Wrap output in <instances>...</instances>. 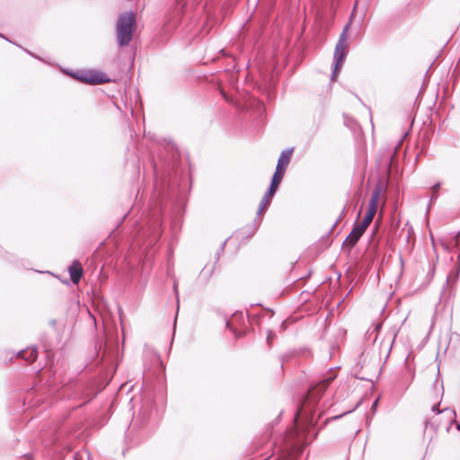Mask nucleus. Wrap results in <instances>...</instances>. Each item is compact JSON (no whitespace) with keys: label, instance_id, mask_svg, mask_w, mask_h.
<instances>
[{"label":"nucleus","instance_id":"9","mask_svg":"<svg viewBox=\"0 0 460 460\" xmlns=\"http://www.w3.org/2000/svg\"><path fill=\"white\" fill-rule=\"evenodd\" d=\"M381 191H382L381 187L379 185L376 186V188L374 189V190L372 192L371 199L369 200V206H368V208L367 211V213L376 215V210H377V206H378V200H379V198L381 195Z\"/></svg>","mask_w":460,"mask_h":460},{"label":"nucleus","instance_id":"23","mask_svg":"<svg viewBox=\"0 0 460 460\" xmlns=\"http://www.w3.org/2000/svg\"><path fill=\"white\" fill-rule=\"evenodd\" d=\"M458 268L460 270V253L457 256Z\"/></svg>","mask_w":460,"mask_h":460},{"label":"nucleus","instance_id":"3","mask_svg":"<svg viewBox=\"0 0 460 460\" xmlns=\"http://www.w3.org/2000/svg\"><path fill=\"white\" fill-rule=\"evenodd\" d=\"M349 27V23H348L341 33L340 34L338 42L335 47L333 61H334V68L332 72V79L334 80L337 72L340 70L342 66L346 56L348 54V30Z\"/></svg>","mask_w":460,"mask_h":460},{"label":"nucleus","instance_id":"24","mask_svg":"<svg viewBox=\"0 0 460 460\" xmlns=\"http://www.w3.org/2000/svg\"><path fill=\"white\" fill-rule=\"evenodd\" d=\"M26 52H27L29 55H31V56H32V57H34V58H37V57H36L34 54H32L31 51L26 50Z\"/></svg>","mask_w":460,"mask_h":460},{"label":"nucleus","instance_id":"19","mask_svg":"<svg viewBox=\"0 0 460 460\" xmlns=\"http://www.w3.org/2000/svg\"><path fill=\"white\" fill-rule=\"evenodd\" d=\"M377 404H378V400H375L372 403V410L375 411L376 410V407H377Z\"/></svg>","mask_w":460,"mask_h":460},{"label":"nucleus","instance_id":"7","mask_svg":"<svg viewBox=\"0 0 460 460\" xmlns=\"http://www.w3.org/2000/svg\"><path fill=\"white\" fill-rule=\"evenodd\" d=\"M294 148H287L280 153L274 174L284 176L285 169L290 162Z\"/></svg>","mask_w":460,"mask_h":460},{"label":"nucleus","instance_id":"18","mask_svg":"<svg viewBox=\"0 0 460 460\" xmlns=\"http://www.w3.org/2000/svg\"><path fill=\"white\" fill-rule=\"evenodd\" d=\"M381 327H382V323H376V324L375 325V327H374L373 332H379V330L381 329Z\"/></svg>","mask_w":460,"mask_h":460},{"label":"nucleus","instance_id":"22","mask_svg":"<svg viewBox=\"0 0 460 460\" xmlns=\"http://www.w3.org/2000/svg\"><path fill=\"white\" fill-rule=\"evenodd\" d=\"M286 325H287V322L283 321L281 323V329L284 330L286 328Z\"/></svg>","mask_w":460,"mask_h":460},{"label":"nucleus","instance_id":"14","mask_svg":"<svg viewBox=\"0 0 460 460\" xmlns=\"http://www.w3.org/2000/svg\"><path fill=\"white\" fill-rule=\"evenodd\" d=\"M275 338V333L273 331H268L267 332V343L269 346H270L271 344V341H273V339Z\"/></svg>","mask_w":460,"mask_h":460},{"label":"nucleus","instance_id":"26","mask_svg":"<svg viewBox=\"0 0 460 460\" xmlns=\"http://www.w3.org/2000/svg\"><path fill=\"white\" fill-rule=\"evenodd\" d=\"M0 37H2V38H4V40H6L10 41L7 38H5V37H4V35H2L1 33H0Z\"/></svg>","mask_w":460,"mask_h":460},{"label":"nucleus","instance_id":"12","mask_svg":"<svg viewBox=\"0 0 460 460\" xmlns=\"http://www.w3.org/2000/svg\"><path fill=\"white\" fill-rule=\"evenodd\" d=\"M374 217H375V215L367 212L362 220L363 226L368 227V226L371 224Z\"/></svg>","mask_w":460,"mask_h":460},{"label":"nucleus","instance_id":"27","mask_svg":"<svg viewBox=\"0 0 460 460\" xmlns=\"http://www.w3.org/2000/svg\"><path fill=\"white\" fill-rule=\"evenodd\" d=\"M337 224H338V220L334 223L332 228L335 227L337 226Z\"/></svg>","mask_w":460,"mask_h":460},{"label":"nucleus","instance_id":"20","mask_svg":"<svg viewBox=\"0 0 460 460\" xmlns=\"http://www.w3.org/2000/svg\"><path fill=\"white\" fill-rule=\"evenodd\" d=\"M435 383H436V387H437V386L438 385V380H436V382H435ZM439 386H440L441 394H443V392H444V386H443V384H442V383H440V384H439Z\"/></svg>","mask_w":460,"mask_h":460},{"label":"nucleus","instance_id":"29","mask_svg":"<svg viewBox=\"0 0 460 460\" xmlns=\"http://www.w3.org/2000/svg\"><path fill=\"white\" fill-rule=\"evenodd\" d=\"M456 428H457V429L460 431V423H459V424H457V427H456Z\"/></svg>","mask_w":460,"mask_h":460},{"label":"nucleus","instance_id":"17","mask_svg":"<svg viewBox=\"0 0 460 460\" xmlns=\"http://www.w3.org/2000/svg\"><path fill=\"white\" fill-rule=\"evenodd\" d=\"M226 326H227V327H228V328L233 332V333H234L236 337L240 335L239 333H237V332H236L235 330L232 329V327H231V325H230V323H229V322H227V323H226Z\"/></svg>","mask_w":460,"mask_h":460},{"label":"nucleus","instance_id":"8","mask_svg":"<svg viewBox=\"0 0 460 460\" xmlns=\"http://www.w3.org/2000/svg\"><path fill=\"white\" fill-rule=\"evenodd\" d=\"M68 273H69L71 281L74 284H77L83 276V269H82L81 263L77 261H75L68 267Z\"/></svg>","mask_w":460,"mask_h":460},{"label":"nucleus","instance_id":"13","mask_svg":"<svg viewBox=\"0 0 460 460\" xmlns=\"http://www.w3.org/2000/svg\"><path fill=\"white\" fill-rule=\"evenodd\" d=\"M460 270L457 269L456 272H451L448 276H447V283L448 284L450 281H456V279L458 278V273H459Z\"/></svg>","mask_w":460,"mask_h":460},{"label":"nucleus","instance_id":"25","mask_svg":"<svg viewBox=\"0 0 460 460\" xmlns=\"http://www.w3.org/2000/svg\"><path fill=\"white\" fill-rule=\"evenodd\" d=\"M173 289H174L175 293L177 294V284L176 283H174V285H173Z\"/></svg>","mask_w":460,"mask_h":460},{"label":"nucleus","instance_id":"28","mask_svg":"<svg viewBox=\"0 0 460 460\" xmlns=\"http://www.w3.org/2000/svg\"><path fill=\"white\" fill-rule=\"evenodd\" d=\"M226 241H225L222 244V249H224V246L226 245Z\"/></svg>","mask_w":460,"mask_h":460},{"label":"nucleus","instance_id":"5","mask_svg":"<svg viewBox=\"0 0 460 460\" xmlns=\"http://www.w3.org/2000/svg\"><path fill=\"white\" fill-rule=\"evenodd\" d=\"M367 228V226H364L362 222L360 224L355 222L352 231L346 237L342 243V248L347 249L349 252L357 244Z\"/></svg>","mask_w":460,"mask_h":460},{"label":"nucleus","instance_id":"21","mask_svg":"<svg viewBox=\"0 0 460 460\" xmlns=\"http://www.w3.org/2000/svg\"><path fill=\"white\" fill-rule=\"evenodd\" d=\"M438 198V194L433 192V195L430 197V203L433 201V200H436Z\"/></svg>","mask_w":460,"mask_h":460},{"label":"nucleus","instance_id":"1","mask_svg":"<svg viewBox=\"0 0 460 460\" xmlns=\"http://www.w3.org/2000/svg\"><path fill=\"white\" fill-rule=\"evenodd\" d=\"M336 378L334 372H330L323 377V379L314 385H312L307 393V397L294 415V422L296 424L300 417L305 418L308 425H312L314 421V413L312 412V405L316 402L318 398L324 393L328 385Z\"/></svg>","mask_w":460,"mask_h":460},{"label":"nucleus","instance_id":"4","mask_svg":"<svg viewBox=\"0 0 460 460\" xmlns=\"http://www.w3.org/2000/svg\"><path fill=\"white\" fill-rule=\"evenodd\" d=\"M73 77L78 79L81 82L87 83L90 84H103L110 81L104 73L98 71H85L72 74Z\"/></svg>","mask_w":460,"mask_h":460},{"label":"nucleus","instance_id":"15","mask_svg":"<svg viewBox=\"0 0 460 460\" xmlns=\"http://www.w3.org/2000/svg\"><path fill=\"white\" fill-rule=\"evenodd\" d=\"M438 406H439V403L433 405L432 408H431V411L433 412H435L436 414H439V413L442 412V411L439 409ZM445 411H447V408L445 409ZM443 411H444V410H443Z\"/></svg>","mask_w":460,"mask_h":460},{"label":"nucleus","instance_id":"6","mask_svg":"<svg viewBox=\"0 0 460 460\" xmlns=\"http://www.w3.org/2000/svg\"><path fill=\"white\" fill-rule=\"evenodd\" d=\"M282 178L283 177H281L279 175L273 174L271 181H270V185L266 194L261 200V203H260V206H259V208L257 211L258 215L261 214L262 211L264 210V208L268 206L270 197H272L275 194V192L277 191V189H278Z\"/></svg>","mask_w":460,"mask_h":460},{"label":"nucleus","instance_id":"10","mask_svg":"<svg viewBox=\"0 0 460 460\" xmlns=\"http://www.w3.org/2000/svg\"><path fill=\"white\" fill-rule=\"evenodd\" d=\"M17 356L24 358L26 361L32 362L37 358L38 350L35 347H29L25 349L20 350Z\"/></svg>","mask_w":460,"mask_h":460},{"label":"nucleus","instance_id":"16","mask_svg":"<svg viewBox=\"0 0 460 460\" xmlns=\"http://www.w3.org/2000/svg\"><path fill=\"white\" fill-rule=\"evenodd\" d=\"M440 186H441L440 182H437L436 184H434L431 187L433 192L438 193V190L440 189Z\"/></svg>","mask_w":460,"mask_h":460},{"label":"nucleus","instance_id":"11","mask_svg":"<svg viewBox=\"0 0 460 460\" xmlns=\"http://www.w3.org/2000/svg\"><path fill=\"white\" fill-rule=\"evenodd\" d=\"M147 231H150V237L148 239V245H153L155 243L157 242L161 235V229H160V222L155 221L154 226H152Z\"/></svg>","mask_w":460,"mask_h":460},{"label":"nucleus","instance_id":"2","mask_svg":"<svg viewBox=\"0 0 460 460\" xmlns=\"http://www.w3.org/2000/svg\"><path fill=\"white\" fill-rule=\"evenodd\" d=\"M136 28L137 19L134 12H125L119 15L116 22V38L119 47L129 44Z\"/></svg>","mask_w":460,"mask_h":460},{"label":"nucleus","instance_id":"30","mask_svg":"<svg viewBox=\"0 0 460 460\" xmlns=\"http://www.w3.org/2000/svg\"><path fill=\"white\" fill-rule=\"evenodd\" d=\"M341 416V415H340V416H335V417H333V419H334V420H336V419L340 418Z\"/></svg>","mask_w":460,"mask_h":460}]
</instances>
